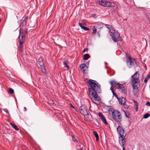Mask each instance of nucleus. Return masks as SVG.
Wrapping results in <instances>:
<instances>
[{"label":"nucleus","mask_w":150,"mask_h":150,"mask_svg":"<svg viewBox=\"0 0 150 150\" xmlns=\"http://www.w3.org/2000/svg\"><path fill=\"white\" fill-rule=\"evenodd\" d=\"M85 115V117H86V118L87 119L88 121H91L92 120V115L91 114L89 111Z\"/></svg>","instance_id":"nucleus-11"},{"label":"nucleus","mask_w":150,"mask_h":150,"mask_svg":"<svg viewBox=\"0 0 150 150\" xmlns=\"http://www.w3.org/2000/svg\"><path fill=\"white\" fill-rule=\"evenodd\" d=\"M67 61H64L63 62V64L65 66V67H66L68 69L69 68V67L67 65Z\"/></svg>","instance_id":"nucleus-29"},{"label":"nucleus","mask_w":150,"mask_h":150,"mask_svg":"<svg viewBox=\"0 0 150 150\" xmlns=\"http://www.w3.org/2000/svg\"><path fill=\"white\" fill-rule=\"evenodd\" d=\"M79 25L81 28L85 30H90L89 28L85 27L80 23H79Z\"/></svg>","instance_id":"nucleus-15"},{"label":"nucleus","mask_w":150,"mask_h":150,"mask_svg":"<svg viewBox=\"0 0 150 150\" xmlns=\"http://www.w3.org/2000/svg\"><path fill=\"white\" fill-rule=\"evenodd\" d=\"M116 87L117 88V89H122L123 88H124V86L122 84H119V83H117L116 84Z\"/></svg>","instance_id":"nucleus-19"},{"label":"nucleus","mask_w":150,"mask_h":150,"mask_svg":"<svg viewBox=\"0 0 150 150\" xmlns=\"http://www.w3.org/2000/svg\"><path fill=\"white\" fill-rule=\"evenodd\" d=\"M146 77H148L150 79V74H148Z\"/></svg>","instance_id":"nucleus-44"},{"label":"nucleus","mask_w":150,"mask_h":150,"mask_svg":"<svg viewBox=\"0 0 150 150\" xmlns=\"http://www.w3.org/2000/svg\"><path fill=\"white\" fill-rule=\"evenodd\" d=\"M72 140L74 142H78V140L76 138L74 137V136H73L72 137Z\"/></svg>","instance_id":"nucleus-33"},{"label":"nucleus","mask_w":150,"mask_h":150,"mask_svg":"<svg viewBox=\"0 0 150 150\" xmlns=\"http://www.w3.org/2000/svg\"><path fill=\"white\" fill-rule=\"evenodd\" d=\"M123 105H124V107L125 109H127L128 108V106L127 105L125 104V103Z\"/></svg>","instance_id":"nucleus-39"},{"label":"nucleus","mask_w":150,"mask_h":150,"mask_svg":"<svg viewBox=\"0 0 150 150\" xmlns=\"http://www.w3.org/2000/svg\"><path fill=\"white\" fill-rule=\"evenodd\" d=\"M48 103L50 104L53 105L54 104V101L51 99H48Z\"/></svg>","instance_id":"nucleus-26"},{"label":"nucleus","mask_w":150,"mask_h":150,"mask_svg":"<svg viewBox=\"0 0 150 150\" xmlns=\"http://www.w3.org/2000/svg\"><path fill=\"white\" fill-rule=\"evenodd\" d=\"M146 105H147V106H150V103L149 102V101H147L146 103Z\"/></svg>","instance_id":"nucleus-42"},{"label":"nucleus","mask_w":150,"mask_h":150,"mask_svg":"<svg viewBox=\"0 0 150 150\" xmlns=\"http://www.w3.org/2000/svg\"><path fill=\"white\" fill-rule=\"evenodd\" d=\"M139 71L136 72L133 75L131 76V83L134 89L137 90L138 88L137 85L138 84L139 78Z\"/></svg>","instance_id":"nucleus-3"},{"label":"nucleus","mask_w":150,"mask_h":150,"mask_svg":"<svg viewBox=\"0 0 150 150\" xmlns=\"http://www.w3.org/2000/svg\"><path fill=\"white\" fill-rule=\"evenodd\" d=\"M106 27L107 28H108L109 29L110 31V30H113V29L112 28V26L111 25H109V24H106L105 25Z\"/></svg>","instance_id":"nucleus-25"},{"label":"nucleus","mask_w":150,"mask_h":150,"mask_svg":"<svg viewBox=\"0 0 150 150\" xmlns=\"http://www.w3.org/2000/svg\"><path fill=\"white\" fill-rule=\"evenodd\" d=\"M119 103L121 105H124L125 103V99L123 97H121L120 99H118Z\"/></svg>","instance_id":"nucleus-14"},{"label":"nucleus","mask_w":150,"mask_h":150,"mask_svg":"<svg viewBox=\"0 0 150 150\" xmlns=\"http://www.w3.org/2000/svg\"><path fill=\"white\" fill-rule=\"evenodd\" d=\"M88 83L90 86V87L88 88V90L89 94H91L92 97L91 99L94 103L96 104L95 101H99L100 100V97L97 94L101 92L100 85L95 81L92 79L89 80Z\"/></svg>","instance_id":"nucleus-1"},{"label":"nucleus","mask_w":150,"mask_h":150,"mask_svg":"<svg viewBox=\"0 0 150 150\" xmlns=\"http://www.w3.org/2000/svg\"><path fill=\"white\" fill-rule=\"evenodd\" d=\"M88 50V48H86L84 49L83 51V53H84L86 51H87Z\"/></svg>","instance_id":"nucleus-43"},{"label":"nucleus","mask_w":150,"mask_h":150,"mask_svg":"<svg viewBox=\"0 0 150 150\" xmlns=\"http://www.w3.org/2000/svg\"><path fill=\"white\" fill-rule=\"evenodd\" d=\"M23 32L22 28H20L19 30V36L18 38V41L20 44L21 43V44H23L25 41V35L23 34Z\"/></svg>","instance_id":"nucleus-6"},{"label":"nucleus","mask_w":150,"mask_h":150,"mask_svg":"<svg viewBox=\"0 0 150 150\" xmlns=\"http://www.w3.org/2000/svg\"><path fill=\"white\" fill-rule=\"evenodd\" d=\"M150 116V115L149 113H147L145 114L144 115L143 117L144 118H147L149 117Z\"/></svg>","instance_id":"nucleus-31"},{"label":"nucleus","mask_w":150,"mask_h":150,"mask_svg":"<svg viewBox=\"0 0 150 150\" xmlns=\"http://www.w3.org/2000/svg\"><path fill=\"white\" fill-rule=\"evenodd\" d=\"M80 67L81 71L84 73L86 74L88 73V66H87L86 64H82L80 65Z\"/></svg>","instance_id":"nucleus-9"},{"label":"nucleus","mask_w":150,"mask_h":150,"mask_svg":"<svg viewBox=\"0 0 150 150\" xmlns=\"http://www.w3.org/2000/svg\"><path fill=\"white\" fill-rule=\"evenodd\" d=\"M114 87V86H111V87L110 88V89L111 90L112 93H113V92H114V90H113Z\"/></svg>","instance_id":"nucleus-38"},{"label":"nucleus","mask_w":150,"mask_h":150,"mask_svg":"<svg viewBox=\"0 0 150 150\" xmlns=\"http://www.w3.org/2000/svg\"><path fill=\"white\" fill-rule=\"evenodd\" d=\"M117 130L120 136L119 137V143L121 146H124L125 144V137L126 134L122 127L120 126H118Z\"/></svg>","instance_id":"nucleus-2"},{"label":"nucleus","mask_w":150,"mask_h":150,"mask_svg":"<svg viewBox=\"0 0 150 150\" xmlns=\"http://www.w3.org/2000/svg\"><path fill=\"white\" fill-rule=\"evenodd\" d=\"M24 33H25L26 34H28V30H25L24 31Z\"/></svg>","instance_id":"nucleus-45"},{"label":"nucleus","mask_w":150,"mask_h":150,"mask_svg":"<svg viewBox=\"0 0 150 150\" xmlns=\"http://www.w3.org/2000/svg\"><path fill=\"white\" fill-rule=\"evenodd\" d=\"M90 63V61H88L87 62H86V64H86L87 66L89 67V64Z\"/></svg>","instance_id":"nucleus-41"},{"label":"nucleus","mask_w":150,"mask_h":150,"mask_svg":"<svg viewBox=\"0 0 150 150\" xmlns=\"http://www.w3.org/2000/svg\"><path fill=\"white\" fill-rule=\"evenodd\" d=\"M9 92L11 93V94H13L14 93V90H13L11 88H9Z\"/></svg>","instance_id":"nucleus-32"},{"label":"nucleus","mask_w":150,"mask_h":150,"mask_svg":"<svg viewBox=\"0 0 150 150\" xmlns=\"http://www.w3.org/2000/svg\"><path fill=\"white\" fill-rule=\"evenodd\" d=\"M149 79L148 77H146L144 79V82L145 83Z\"/></svg>","instance_id":"nucleus-37"},{"label":"nucleus","mask_w":150,"mask_h":150,"mask_svg":"<svg viewBox=\"0 0 150 150\" xmlns=\"http://www.w3.org/2000/svg\"><path fill=\"white\" fill-rule=\"evenodd\" d=\"M125 115L127 117H130V114L127 111H126L125 112Z\"/></svg>","instance_id":"nucleus-30"},{"label":"nucleus","mask_w":150,"mask_h":150,"mask_svg":"<svg viewBox=\"0 0 150 150\" xmlns=\"http://www.w3.org/2000/svg\"><path fill=\"white\" fill-rule=\"evenodd\" d=\"M40 68H41V70L43 73L45 74H46V71L44 67V66Z\"/></svg>","instance_id":"nucleus-27"},{"label":"nucleus","mask_w":150,"mask_h":150,"mask_svg":"<svg viewBox=\"0 0 150 150\" xmlns=\"http://www.w3.org/2000/svg\"><path fill=\"white\" fill-rule=\"evenodd\" d=\"M89 111L88 109L85 105H82L79 108V111L81 113L85 116V115Z\"/></svg>","instance_id":"nucleus-7"},{"label":"nucleus","mask_w":150,"mask_h":150,"mask_svg":"<svg viewBox=\"0 0 150 150\" xmlns=\"http://www.w3.org/2000/svg\"><path fill=\"white\" fill-rule=\"evenodd\" d=\"M102 27V26L99 24H97L93 26V28H96L99 29Z\"/></svg>","instance_id":"nucleus-28"},{"label":"nucleus","mask_w":150,"mask_h":150,"mask_svg":"<svg viewBox=\"0 0 150 150\" xmlns=\"http://www.w3.org/2000/svg\"><path fill=\"white\" fill-rule=\"evenodd\" d=\"M93 134L95 136L96 138V140L97 141H98V140L99 139V137L98 134L97 133V132L96 131H93Z\"/></svg>","instance_id":"nucleus-23"},{"label":"nucleus","mask_w":150,"mask_h":150,"mask_svg":"<svg viewBox=\"0 0 150 150\" xmlns=\"http://www.w3.org/2000/svg\"><path fill=\"white\" fill-rule=\"evenodd\" d=\"M28 16L25 17V18L23 20L22 22H21L20 25V27H23L24 25H26L27 22V20L28 19Z\"/></svg>","instance_id":"nucleus-12"},{"label":"nucleus","mask_w":150,"mask_h":150,"mask_svg":"<svg viewBox=\"0 0 150 150\" xmlns=\"http://www.w3.org/2000/svg\"><path fill=\"white\" fill-rule=\"evenodd\" d=\"M110 83L111 85V86L114 87H115L116 86V84H117V82L114 80L111 81Z\"/></svg>","instance_id":"nucleus-18"},{"label":"nucleus","mask_w":150,"mask_h":150,"mask_svg":"<svg viewBox=\"0 0 150 150\" xmlns=\"http://www.w3.org/2000/svg\"><path fill=\"white\" fill-rule=\"evenodd\" d=\"M83 59L84 60H87L90 58V56L89 54H84L83 56Z\"/></svg>","instance_id":"nucleus-21"},{"label":"nucleus","mask_w":150,"mask_h":150,"mask_svg":"<svg viewBox=\"0 0 150 150\" xmlns=\"http://www.w3.org/2000/svg\"><path fill=\"white\" fill-rule=\"evenodd\" d=\"M96 16V15L95 14H92V16L93 17H95Z\"/></svg>","instance_id":"nucleus-46"},{"label":"nucleus","mask_w":150,"mask_h":150,"mask_svg":"<svg viewBox=\"0 0 150 150\" xmlns=\"http://www.w3.org/2000/svg\"><path fill=\"white\" fill-rule=\"evenodd\" d=\"M126 62L127 66L129 68H131L134 64L131 57L129 56H127Z\"/></svg>","instance_id":"nucleus-8"},{"label":"nucleus","mask_w":150,"mask_h":150,"mask_svg":"<svg viewBox=\"0 0 150 150\" xmlns=\"http://www.w3.org/2000/svg\"><path fill=\"white\" fill-rule=\"evenodd\" d=\"M133 101L134 103V106L136 109V111H137L138 109V104L137 102L134 100H133Z\"/></svg>","instance_id":"nucleus-17"},{"label":"nucleus","mask_w":150,"mask_h":150,"mask_svg":"<svg viewBox=\"0 0 150 150\" xmlns=\"http://www.w3.org/2000/svg\"><path fill=\"white\" fill-rule=\"evenodd\" d=\"M105 1H103V0H99V4L103 6H105Z\"/></svg>","instance_id":"nucleus-24"},{"label":"nucleus","mask_w":150,"mask_h":150,"mask_svg":"<svg viewBox=\"0 0 150 150\" xmlns=\"http://www.w3.org/2000/svg\"><path fill=\"white\" fill-rule=\"evenodd\" d=\"M96 28H93V33L95 34L96 32Z\"/></svg>","instance_id":"nucleus-35"},{"label":"nucleus","mask_w":150,"mask_h":150,"mask_svg":"<svg viewBox=\"0 0 150 150\" xmlns=\"http://www.w3.org/2000/svg\"><path fill=\"white\" fill-rule=\"evenodd\" d=\"M113 96H114L117 99H118L117 95L114 92H113L112 93Z\"/></svg>","instance_id":"nucleus-34"},{"label":"nucleus","mask_w":150,"mask_h":150,"mask_svg":"<svg viewBox=\"0 0 150 150\" xmlns=\"http://www.w3.org/2000/svg\"><path fill=\"white\" fill-rule=\"evenodd\" d=\"M122 150H125V147H124V146H122Z\"/></svg>","instance_id":"nucleus-47"},{"label":"nucleus","mask_w":150,"mask_h":150,"mask_svg":"<svg viewBox=\"0 0 150 150\" xmlns=\"http://www.w3.org/2000/svg\"><path fill=\"white\" fill-rule=\"evenodd\" d=\"M71 107L73 108H74V106H73L71 104Z\"/></svg>","instance_id":"nucleus-48"},{"label":"nucleus","mask_w":150,"mask_h":150,"mask_svg":"<svg viewBox=\"0 0 150 150\" xmlns=\"http://www.w3.org/2000/svg\"><path fill=\"white\" fill-rule=\"evenodd\" d=\"M112 118L118 123H120L121 122L122 117L121 113L117 110H113L112 113Z\"/></svg>","instance_id":"nucleus-4"},{"label":"nucleus","mask_w":150,"mask_h":150,"mask_svg":"<svg viewBox=\"0 0 150 150\" xmlns=\"http://www.w3.org/2000/svg\"><path fill=\"white\" fill-rule=\"evenodd\" d=\"M133 61H134L135 63L136 64H137V59H135V58H133Z\"/></svg>","instance_id":"nucleus-40"},{"label":"nucleus","mask_w":150,"mask_h":150,"mask_svg":"<svg viewBox=\"0 0 150 150\" xmlns=\"http://www.w3.org/2000/svg\"><path fill=\"white\" fill-rule=\"evenodd\" d=\"M10 125L12 126V127L14 128L15 130L18 131L19 130V129L17 127L16 125H15L12 123H10Z\"/></svg>","instance_id":"nucleus-22"},{"label":"nucleus","mask_w":150,"mask_h":150,"mask_svg":"<svg viewBox=\"0 0 150 150\" xmlns=\"http://www.w3.org/2000/svg\"><path fill=\"white\" fill-rule=\"evenodd\" d=\"M105 4L104 7H109L111 6L112 4L111 2H110L105 1Z\"/></svg>","instance_id":"nucleus-16"},{"label":"nucleus","mask_w":150,"mask_h":150,"mask_svg":"<svg viewBox=\"0 0 150 150\" xmlns=\"http://www.w3.org/2000/svg\"><path fill=\"white\" fill-rule=\"evenodd\" d=\"M122 89V93H125L126 92V90L125 88L124 87V88H123Z\"/></svg>","instance_id":"nucleus-36"},{"label":"nucleus","mask_w":150,"mask_h":150,"mask_svg":"<svg viewBox=\"0 0 150 150\" xmlns=\"http://www.w3.org/2000/svg\"><path fill=\"white\" fill-rule=\"evenodd\" d=\"M21 43L19 44V51L20 52H21L23 50V44H21Z\"/></svg>","instance_id":"nucleus-20"},{"label":"nucleus","mask_w":150,"mask_h":150,"mask_svg":"<svg viewBox=\"0 0 150 150\" xmlns=\"http://www.w3.org/2000/svg\"><path fill=\"white\" fill-rule=\"evenodd\" d=\"M110 33L112 35L110 34L112 36V40L115 42H117L118 40L120 41H122V39L120 37V35L119 33L116 31L115 30H111Z\"/></svg>","instance_id":"nucleus-5"},{"label":"nucleus","mask_w":150,"mask_h":150,"mask_svg":"<svg viewBox=\"0 0 150 150\" xmlns=\"http://www.w3.org/2000/svg\"><path fill=\"white\" fill-rule=\"evenodd\" d=\"M38 64H39V67H40L44 66L43 60L42 58H40L38 61Z\"/></svg>","instance_id":"nucleus-13"},{"label":"nucleus","mask_w":150,"mask_h":150,"mask_svg":"<svg viewBox=\"0 0 150 150\" xmlns=\"http://www.w3.org/2000/svg\"><path fill=\"white\" fill-rule=\"evenodd\" d=\"M98 115L104 124L106 125H107L108 124L105 117L103 116V114L102 113L99 112L98 113Z\"/></svg>","instance_id":"nucleus-10"}]
</instances>
